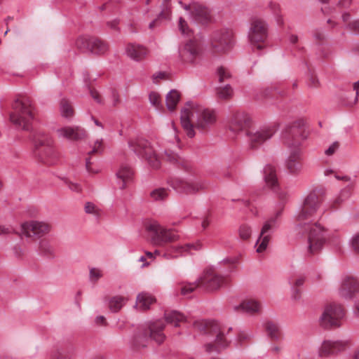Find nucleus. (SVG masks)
Listing matches in <instances>:
<instances>
[{
    "mask_svg": "<svg viewBox=\"0 0 359 359\" xmlns=\"http://www.w3.org/2000/svg\"><path fill=\"white\" fill-rule=\"evenodd\" d=\"M320 204L318 196L315 192L311 193L304 200L302 210L297 217L299 231L308 233L306 257L318 253L325 242L323 228L318 222H312Z\"/></svg>",
    "mask_w": 359,
    "mask_h": 359,
    "instance_id": "nucleus-1",
    "label": "nucleus"
},
{
    "mask_svg": "<svg viewBox=\"0 0 359 359\" xmlns=\"http://www.w3.org/2000/svg\"><path fill=\"white\" fill-rule=\"evenodd\" d=\"M195 118H196L195 127L201 130L205 129L216 121V114L213 110L205 109L193 102H187L181 110L180 121L187 135L190 138L195 136L194 130Z\"/></svg>",
    "mask_w": 359,
    "mask_h": 359,
    "instance_id": "nucleus-2",
    "label": "nucleus"
},
{
    "mask_svg": "<svg viewBox=\"0 0 359 359\" xmlns=\"http://www.w3.org/2000/svg\"><path fill=\"white\" fill-rule=\"evenodd\" d=\"M304 122L303 120L294 122L285 130L282 135L283 143L287 147L292 149L286 161L287 169L292 174L298 173L302 168L299 146L300 144V137L304 131Z\"/></svg>",
    "mask_w": 359,
    "mask_h": 359,
    "instance_id": "nucleus-3",
    "label": "nucleus"
},
{
    "mask_svg": "<svg viewBox=\"0 0 359 359\" xmlns=\"http://www.w3.org/2000/svg\"><path fill=\"white\" fill-rule=\"evenodd\" d=\"M165 327V323L158 320L138 327L130 339V347L134 350L147 348L150 339L158 344H161L165 339L163 332Z\"/></svg>",
    "mask_w": 359,
    "mask_h": 359,
    "instance_id": "nucleus-4",
    "label": "nucleus"
},
{
    "mask_svg": "<svg viewBox=\"0 0 359 359\" xmlns=\"http://www.w3.org/2000/svg\"><path fill=\"white\" fill-rule=\"evenodd\" d=\"M12 109L9 116L11 122L18 128L29 130L34 118L31 100L27 97H17L12 104Z\"/></svg>",
    "mask_w": 359,
    "mask_h": 359,
    "instance_id": "nucleus-5",
    "label": "nucleus"
},
{
    "mask_svg": "<svg viewBox=\"0 0 359 359\" xmlns=\"http://www.w3.org/2000/svg\"><path fill=\"white\" fill-rule=\"evenodd\" d=\"M32 140L34 147V155L40 162L48 165L56 163L59 155L53 147V141L50 136L41 132H36L33 135Z\"/></svg>",
    "mask_w": 359,
    "mask_h": 359,
    "instance_id": "nucleus-6",
    "label": "nucleus"
},
{
    "mask_svg": "<svg viewBox=\"0 0 359 359\" xmlns=\"http://www.w3.org/2000/svg\"><path fill=\"white\" fill-rule=\"evenodd\" d=\"M194 327L199 332L215 336L214 343L206 344L204 346L208 353L219 352L222 348L229 346V342L224 337L219 324L215 320H197L194 323Z\"/></svg>",
    "mask_w": 359,
    "mask_h": 359,
    "instance_id": "nucleus-7",
    "label": "nucleus"
},
{
    "mask_svg": "<svg viewBox=\"0 0 359 359\" xmlns=\"http://www.w3.org/2000/svg\"><path fill=\"white\" fill-rule=\"evenodd\" d=\"M145 228L149 233L150 243L154 246H163L179 238L174 230L165 229L157 222L147 224Z\"/></svg>",
    "mask_w": 359,
    "mask_h": 359,
    "instance_id": "nucleus-8",
    "label": "nucleus"
},
{
    "mask_svg": "<svg viewBox=\"0 0 359 359\" xmlns=\"http://www.w3.org/2000/svg\"><path fill=\"white\" fill-rule=\"evenodd\" d=\"M76 46L83 52H89L96 55H104L109 50L107 41L95 36H80L76 41Z\"/></svg>",
    "mask_w": 359,
    "mask_h": 359,
    "instance_id": "nucleus-9",
    "label": "nucleus"
},
{
    "mask_svg": "<svg viewBox=\"0 0 359 359\" xmlns=\"http://www.w3.org/2000/svg\"><path fill=\"white\" fill-rule=\"evenodd\" d=\"M128 144L131 149L139 156L145 158L151 168L158 169L160 167L161 162L147 140L137 139L135 141L129 142Z\"/></svg>",
    "mask_w": 359,
    "mask_h": 359,
    "instance_id": "nucleus-10",
    "label": "nucleus"
},
{
    "mask_svg": "<svg viewBox=\"0 0 359 359\" xmlns=\"http://www.w3.org/2000/svg\"><path fill=\"white\" fill-rule=\"evenodd\" d=\"M268 36V26L262 19L255 18L251 22L248 32V39L252 46L261 50L263 46L259 43L264 42Z\"/></svg>",
    "mask_w": 359,
    "mask_h": 359,
    "instance_id": "nucleus-11",
    "label": "nucleus"
},
{
    "mask_svg": "<svg viewBox=\"0 0 359 359\" xmlns=\"http://www.w3.org/2000/svg\"><path fill=\"white\" fill-rule=\"evenodd\" d=\"M211 48L215 53H224L233 44V33L231 30L222 29L212 33L210 39Z\"/></svg>",
    "mask_w": 359,
    "mask_h": 359,
    "instance_id": "nucleus-12",
    "label": "nucleus"
},
{
    "mask_svg": "<svg viewBox=\"0 0 359 359\" xmlns=\"http://www.w3.org/2000/svg\"><path fill=\"white\" fill-rule=\"evenodd\" d=\"M276 129L273 126H264L257 129L247 131L249 145L252 149H255L269 140L275 134Z\"/></svg>",
    "mask_w": 359,
    "mask_h": 359,
    "instance_id": "nucleus-13",
    "label": "nucleus"
},
{
    "mask_svg": "<svg viewBox=\"0 0 359 359\" xmlns=\"http://www.w3.org/2000/svg\"><path fill=\"white\" fill-rule=\"evenodd\" d=\"M168 183L177 192L187 195L196 194L207 187L203 181L189 182L180 178L171 179Z\"/></svg>",
    "mask_w": 359,
    "mask_h": 359,
    "instance_id": "nucleus-14",
    "label": "nucleus"
},
{
    "mask_svg": "<svg viewBox=\"0 0 359 359\" xmlns=\"http://www.w3.org/2000/svg\"><path fill=\"white\" fill-rule=\"evenodd\" d=\"M198 279L201 288L208 292L217 290L226 283L225 277L215 273L212 270L205 271Z\"/></svg>",
    "mask_w": 359,
    "mask_h": 359,
    "instance_id": "nucleus-15",
    "label": "nucleus"
},
{
    "mask_svg": "<svg viewBox=\"0 0 359 359\" xmlns=\"http://www.w3.org/2000/svg\"><path fill=\"white\" fill-rule=\"evenodd\" d=\"M22 233L27 237L41 238L50 231V225L43 222L29 221L22 224Z\"/></svg>",
    "mask_w": 359,
    "mask_h": 359,
    "instance_id": "nucleus-16",
    "label": "nucleus"
},
{
    "mask_svg": "<svg viewBox=\"0 0 359 359\" xmlns=\"http://www.w3.org/2000/svg\"><path fill=\"white\" fill-rule=\"evenodd\" d=\"M251 124L250 116L245 111H233L229 121V128L234 133H238L249 127Z\"/></svg>",
    "mask_w": 359,
    "mask_h": 359,
    "instance_id": "nucleus-17",
    "label": "nucleus"
},
{
    "mask_svg": "<svg viewBox=\"0 0 359 359\" xmlns=\"http://www.w3.org/2000/svg\"><path fill=\"white\" fill-rule=\"evenodd\" d=\"M359 294V279L352 276H346L341 280L340 294L346 299H352Z\"/></svg>",
    "mask_w": 359,
    "mask_h": 359,
    "instance_id": "nucleus-18",
    "label": "nucleus"
},
{
    "mask_svg": "<svg viewBox=\"0 0 359 359\" xmlns=\"http://www.w3.org/2000/svg\"><path fill=\"white\" fill-rule=\"evenodd\" d=\"M319 325L324 330H332L337 326V305L335 303L327 304L319 318Z\"/></svg>",
    "mask_w": 359,
    "mask_h": 359,
    "instance_id": "nucleus-19",
    "label": "nucleus"
},
{
    "mask_svg": "<svg viewBox=\"0 0 359 359\" xmlns=\"http://www.w3.org/2000/svg\"><path fill=\"white\" fill-rule=\"evenodd\" d=\"M198 43L194 40H189L184 46L180 48L179 55L183 62L194 63L199 55Z\"/></svg>",
    "mask_w": 359,
    "mask_h": 359,
    "instance_id": "nucleus-20",
    "label": "nucleus"
},
{
    "mask_svg": "<svg viewBox=\"0 0 359 359\" xmlns=\"http://www.w3.org/2000/svg\"><path fill=\"white\" fill-rule=\"evenodd\" d=\"M264 175L266 184L278 195L280 199L283 200L286 195L283 191H279L275 167L271 164L266 165L264 168Z\"/></svg>",
    "mask_w": 359,
    "mask_h": 359,
    "instance_id": "nucleus-21",
    "label": "nucleus"
},
{
    "mask_svg": "<svg viewBox=\"0 0 359 359\" xmlns=\"http://www.w3.org/2000/svg\"><path fill=\"white\" fill-rule=\"evenodd\" d=\"M191 17L198 24L205 25L211 20L210 11L206 6L196 2L194 3V14Z\"/></svg>",
    "mask_w": 359,
    "mask_h": 359,
    "instance_id": "nucleus-22",
    "label": "nucleus"
},
{
    "mask_svg": "<svg viewBox=\"0 0 359 359\" xmlns=\"http://www.w3.org/2000/svg\"><path fill=\"white\" fill-rule=\"evenodd\" d=\"M163 158L167 162L176 165L179 168H182L186 171H189L192 168V165L189 161L181 158L172 151H165Z\"/></svg>",
    "mask_w": 359,
    "mask_h": 359,
    "instance_id": "nucleus-23",
    "label": "nucleus"
},
{
    "mask_svg": "<svg viewBox=\"0 0 359 359\" xmlns=\"http://www.w3.org/2000/svg\"><path fill=\"white\" fill-rule=\"evenodd\" d=\"M60 136L71 140H79L86 136V132L84 129L79 127H65L57 130Z\"/></svg>",
    "mask_w": 359,
    "mask_h": 359,
    "instance_id": "nucleus-24",
    "label": "nucleus"
},
{
    "mask_svg": "<svg viewBox=\"0 0 359 359\" xmlns=\"http://www.w3.org/2000/svg\"><path fill=\"white\" fill-rule=\"evenodd\" d=\"M126 53L131 59L140 61L146 56L147 51L142 46L130 43L126 47Z\"/></svg>",
    "mask_w": 359,
    "mask_h": 359,
    "instance_id": "nucleus-25",
    "label": "nucleus"
},
{
    "mask_svg": "<svg viewBox=\"0 0 359 359\" xmlns=\"http://www.w3.org/2000/svg\"><path fill=\"white\" fill-rule=\"evenodd\" d=\"M133 172L128 165H122L119 170L116 172L117 178L120 180L119 188L123 189L126 187V184L130 181Z\"/></svg>",
    "mask_w": 359,
    "mask_h": 359,
    "instance_id": "nucleus-26",
    "label": "nucleus"
},
{
    "mask_svg": "<svg viewBox=\"0 0 359 359\" xmlns=\"http://www.w3.org/2000/svg\"><path fill=\"white\" fill-rule=\"evenodd\" d=\"M156 302L155 297L148 292H141L137 297L136 304L140 310L145 311Z\"/></svg>",
    "mask_w": 359,
    "mask_h": 359,
    "instance_id": "nucleus-27",
    "label": "nucleus"
},
{
    "mask_svg": "<svg viewBox=\"0 0 359 359\" xmlns=\"http://www.w3.org/2000/svg\"><path fill=\"white\" fill-rule=\"evenodd\" d=\"M164 318L167 323L178 327L179 323L185 320V316L180 312L175 310L165 311Z\"/></svg>",
    "mask_w": 359,
    "mask_h": 359,
    "instance_id": "nucleus-28",
    "label": "nucleus"
},
{
    "mask_svg": "<svg viewBox=\"0 0 359 359\" xmlns=\"http://www.w3.org/2000/svg\"><path fill=\"white\" fill-rule=\"evenodd\" d=\"M336 348L337 341L325 340L319 349V356L322 358L329 357L334 353Z\"/></svg>",
    "mask_w": 359,
    "mask_h": 359,
    "instance_id": "nucleus-29",
    "label": "nucleus"
},
{
    "mask_svg": "<svg viewBox=\"0 0 359 359\" xmlns=\"http://www.w3.org/2000/svg\"><path fill=\"white\" fill-rule=\"evenodd\" d=\"M180 93L177 90H171L166 95L165 102L167 108L173 111L180 101Z\"/></svg>",
    "mask_w": 359,
    "mask_h": 359,
    "instance_id": "nucleus-30",
    "label": "nucleus"
},
{
    "mask_svg": "<svg viewBox=\"0 0 359 359\" xmlns=\"http://www.w3.org/2000/svg\"><path fill=\"white\" fill-rule=\"evenodd\" d=\"M264 327L269 337L272 340L277 341L280 338V331L276 323L271 321H268L264 324Z\"/></svg>",
    "mask_w": 359,
    "mask_h": 359,
    "instance_id": "nucleus-31",
    "label": "nucleus"
},
{
    "mask_svg": "<svg viewBox=\"0 0 359 359\" xmlns=\"http://www.w3.org/2000/svg\"><path fill=\"white\" fill-rule=\"evenodd\" d=\"M343 180L347 182V184L344 188L341 189L340 191L339 196H338V200L340 198L341 200L346 199L350 197L352 190H353V183L351 182L350 178L347 176L340 177L338 175V181Z\"/></svg>",
    "mask_w": 359,
    "mask_h": 359,
    "instance_id": "nucleus-32",
    "label": "nucleus"
},
{
    "mask_svg": "<svg viewBox=\"0 0 359 359\" xmlns=\"http://www.w3.org/2000/svg\"><path fill=\"white\" fill-rule=\"evenodd\" d=\"M239 308L242 309L247 313L252 314L259 311L260 306L259 304L255 300H248L242 302L240 304ZM235 309H238V307H236Z\"/></svg>",
    "mask_w": 359,
    "mask_h": 359,
    "instance_id": "nucleus-33",
    "label": "nucleus"
},
{
    "mask_svg": "<svg viewBox=\"0 0 359 359\" xmlns=\"http://www.w3.org/2000/svg\"><path fill=\"white\" fill-rule=\"evenodd\" d=\"M216 95L217 98L220 100H229L233 95V90L231 86L229 84L216 88Z\"/></svg>",
    "mask_w": 359,
    "mask_h": 359,
    "instance_id": "nucleus-34",
    "label": "nucleus"
},
{
    "mask_svg": "<svg viewBox=\"0 0 359 359\" xmlns=\"http://www.w3.org/2000/svg\"><path fill=\"white\" fill-rule=\"evenodd\" d=\"M125 298L121 296L111 297L109 302V308L112 312H118L125 304Z\"/></svg>",
    "mask_w": 359,
    "mask_h": 359,
    "instance_id": "nucleus-35",
    "label": "nucleus"
},
{
    "mask_svg": "<svg viewBox=\"0 0 359 359\" xmlns=\"http://www.w3.org/2000/svg\"><path fill=\"white\" fill-rule=\"evenodd\" d=\"M61 114L65 118H72L74 116V109L69 100L62 99L60 103Z\"/></svg>",
    "mask_w": 359,
    "mask_h": 359,
    "instance_id": "nucleus-36",
    "label": "nucleus"
},
{
    "mask_svg": "<svg viewBox=\"0 0 359 359\" xmlns=\"http://www.w3.org/2000/svg\"><path fill=\"white\" fill-rule=\"evenodd\" d=\"M342 20L352 32L359 34V20L351 21V15L347 13L343 14Z\"/></svg>",
    "mask_w": 359,
    "mask_h": 359,
    "instance_id": "nucleus-37",
    "label": "nucleus"
},
{
    "mask_svg": "<svg viewBox=\"0 0 359 359\" xmlns=\"http://www.w3.org/2000/svg\"><path fill=\"white\" fill-rule=\"evenodd\" d=\"M182 284L181 294L182 295H187L194 292L197 288H201L198 279L193 283H182Z\"/></svg>",
    "mask_w": 359,
    "mask_h": 359,
    "instance_id": "nucleus-38",
    "label": "nucleus"
},
{
    "mask_svg": "<svg viewBox=\"0 0 359 359\" xmlns=\"http://www.w3.org/2000/svg\"><path fill=\"white\" fill-rule=\"evenodd\" d=\"M150 196L154 201H163L168 197V193L165 188H158L153 190Z\"/></svg>",
    "mask_w": 359,
    "mask_h": 359,
    "instance_id": "nucleus-39",
    "label": "nucleus"
},
{
    "mask_svg": "<svg viewBox=\"0 0 359 359\" xmlns=\"http://www.w3.org/2000/svg\"><path fill=\"white\" fill-rule=\"evenodd\" d=\"M39 251L44 255L50 256L53 254V249L46 240H41L39 242Z\"/></svg>",
    "mask_w": 359,
    "mask_h": 359,
    "instance_id": "nucleus-40",
    "label": "nucleus"
},
{
    "mask_svg": "<svg viewBox=\"0 0 359 359\" xmlns=\"http://www.w3.org/2000/svg\"><path fill=\"white\" fill-rule=\"evenodd\" d=\"M217 75L218 76V81L219 83H223L231 77V74L230 72L222 66L217 68Z\"/></svg>",
    "mask_w": 359,
    "mask_h": 359,
    "instance_id": "nucleus-41",
    "label": "nucleus"
},
{
    "mask_svg": "<svg viewBox=\"0 0 359 359\" xmlns=\"http://www.w3.org/2000/svg\"><path fill=\"white\" fill-rule=\"evenodd\" d=\"M170 0H163V2L161 5V11L159 13V17H162L164 19L169 18L171 11L170 7Z\"/></svg>",
    "mask_w": 359,
    "mask_h": 359,
    "instance_id": "nucleus-42",
    "label": "nucleus"
},
{
    "mask_svg": "<svg viewBox=\"0 0 359 359\" xmlns=\"http://www.w3.org/2000/svg\"><path fill=\"white\" fill-rule=\"evenodd\" d=\"M270 238H271V237L269 235L264 234L262 237L259 236V240L257 242V244L259 242V241H261V242L257 249V252H259V253L262 252L263 251H264L266 249L267 245L269 243Z\"/></svg>",
    "mask_w": 359,
    "mask_h": 359,
    "instance_id": "nucleus-43",
    "label": "nucleus"
},
{
    "mask_svg": "<svg viewBox=\"0 0 359 359\" xmlns=\"http://www.w3.org/2000/svg\"><path fill=\"white\" fill-rule=\"evenodd\" d=\"M336 151H337V142H334L331 144V146L325 151V154L327 156V158H325V159L323 160V161H322L323 165H327L330 164V161L329 159V157L330 156L333 155Z\"/></svg>",
    "mask_w": 359,
    "mask_h": 359,
    "instance_id": "nucleus-44",
    "label": "nucleus"
},
{
    "mask_svg": "<svg viewBox=\"0 0 359 359\" xmlns=\"http://www.w3.org/2000/svg\"><path fill=\"white\" fill-rule=\"evenodd\" d=\"M350 245L353 252L356 255H359V232L352 236L350 241Z\"/></svg>",
    "mask_w": 359,
    "mask_h": 359,
    "instance_id": "nucleus-45",
    "label": "nucleus"
},
{
    "mask_svg": "<svg viewBox=\"0 0 359 359\" xmlns=\"http://www.w3.org/2000/svg\"><path fill=\"white\" fill-rule=\"evenodd\" d=\"M110 100L113 107H117L121 103V99L119 93L115 88L110 89Z\"/></svg>",
    "mask_w": 359,
    "mask_h": 359,
    "instance_id": "nucleus-46",
    "label": "nucleus"
},
{
    "mask_svg": "<svg viewBox=\"0 0 359 359\" xmlns=\"http://www.w3.org/2000/svg\"><path fill=\"white\" fill-rule=\"evenodd\" d=\"M149 99L150 103L156 109H159L160 107H161V97L158 93L151 92L149 95Z\"/></svg>",
    "mask_w": 359,
    "mask_h": 359,
    "instance_id": "nucleus-47",
    "label": "nucleus"
},
{
    "mask_svg": "<svg viewBox=\"0 0 359 359\" xmlns=\"http://www.w3.org/2000/svg\"><path fill=\"white\" fill-rule=\"evenodd\" d=\"M276 222V217H273L266 221L262 229L260 237L266 234L270 229H271L272 227L275 225Z\"/></svg>",
    "mask_w": 359,
    "mask_h": 359,
    "instance_id": "nucleus-48",
    "label": "nucleus"
},
{
    "mask_svg": "<svg viewBox=\"0 0 359 359\" xmlns=\"http://www.w3.org/2000/svg\"><path fill=\"white\" fill-rule=\"evenodd\" d=\"M251 229L247 225H242L239 228V236L243 240L248 239L251 236Z\"/></svg>",
    "mask_w": 359,
    "mask_h": 359,
    "instance_id": "nucleus-49",
    "label": "nucleus"
},
{
    "mask_svg": "<svg viewBox=\"0 0 359 359\" xmlns=\"http://www.w3.org/2000/svg\"><path fill=\"white\" fill-rule=\"evenodd\" d=\"M84 209L85 212L87 214H93L95 215H99V209L96 207V205L94 203L91 202H87L85 204Z\"/></svg>",
    "mask_w": 359,
    "mask_h": 359,
    "instance_id": "nucleus-50",
    "label": "nucleus"
},
{
    "mask_svg": "<svg viewBox=\"0 0 359 359\" xmlns=\"http://www.w3.org/2000/svg\"><path fill=\"white\" fill-rule=\"evenodd\" d=\"M103 146L102 143V140H97L94 143V146L93 149L89 151L88 155L92 156L95 154H101L103 151Z\"/></svg>",
    "mask_w": 359,
    "mask_h": 359,
    "instance_id": "nucleus-51",
    "label": "nucleus"
},
{
    "mask_svg": "<svg viewBox=\"0 0 359 359\" xmlns=\"http://www.w3.org/2000/svg\"><path fill=\"white\" fill-rule=\"evenodd\" d=\"M323 165L325 166V168L323 170V175L325 177H327L329 178H331V177L337 178V170L334 168H330L329 164L327 165Z\"/></svg>",
    "mask_w": 359,
    "mask_h": 359,
    "instance_id": "nucleus-52",
    "label": "nucleus"
},
{
    "mask_svg": "<svg viewBox=\"0 0 359 359\" xmlns=\"http://www.w3.org/2000/svg\"><path fill=\"white\" fill-rule=\"evenodd\" d=\"M353 89L355 91V95L353 98L352 102L346 103V104L348 105H355L358 102V96H359V80L354 83L353 84Z\"/></svg>",
    "mask_w": 359,
    "mask_h": 359,
    "instance_id": "nucleus-53",
    "label": "nucleus"
},
{
    "mask_svg": "<svg viewBox=\"0 0 359 359\" xmlns=\"http://www.w3.org/2000/svg\"><path fill=\"white\" fill-rule=\"evenodd\" d=\"M352 100L353 99L350 100L346 95H341L340 96V97H339V105L341 107H345V108H347V109L352 108L355 105H348V104H346V103L352 102Z\"/></svg>",
    "mask_w": 359,
    "mask_h": 359,
    "instance_id": "nucleus-54",
    "label": "nucleus"
},
{
    "mask_svg": "<svg viewBox=\"0 0 359 359\" xmlns=\"http://www.w3.org/2000/svg\"><path fill=\"white\" fill-rule=\"evenodd\" d=\"M350 345L351 342L348 339L338 340V351L346 350Z\"/></svg>",
    "mask_w": 359,
    "mask_h": 359,
    "instance_id": "nucleus-55",
    "label": "nucleus"
},
{
    "mask_svg": "<svg viewBox=\"0 0 359 359\" xmlns=\"http://www.w3.org/2000/svg\"><path fill=\"white\" fill-rule=\"evenodd\" d=\"M65 183L67 185V187H69V189H70L71 190H72L74 191L80 192L81 191V187L80 184H79L77 183H73L69 181H66Z\"/></svg>",
    "mask_w": 359,
    "mask_h": 359,
    "instance_id": "nucleus-56",
    "label": "nucleus"
},
{
    "mask_svg": "<svg viewBox=\"0 0 359 359\" xmlns=\"http://www.w3.org/2000/svg\"><path fill=\"white\" fill-rule=\"evenodd\" d=\"M305 279H306L305 276H299L293 282H291V284L292 285V286L296 287H300L305 282Z\"/></svg>",
    "mask_w": 359,
    "mask_h": 359,
    "instance_id": "nucleus-57",
    "label": "nucleus"
},
{
    "mask_svg": "<svg viewBox=\"0 0 359 359\" xmlns=\"http://www.w3.org/2000/svg\"><path fill=\"white\" fill-rule=\"evenodd\" d=\"M101 273H100V271L99 270H97L96 269H91L90 270V278L91 279H93L95 278V280H97V279H99L100 277H101Z\"/></svg>",
    "mask_w": 359,
    "mask_h": 359,
    "instance_id": "nucleus-58",
    "label": "nucleus"
},
{
    "mask_svg": "<svg viewBox=\"0 0 359 359\" xmlns=\"http://www.w3.org/2000/svg\"><path fill=\"white\" fill-rule=\"evenodd\" d=\"M179 27L182 34H186V29L187 27V23L184 19L180 18L179 20Z\"/></svg>",
    "mask_w": 359,
    "mask_h": 359,
    "instance_id": "nucleus-59",
    "label": "nucleus"
},
{
    "mask_svg": "<svg viewBox=\"0 0 359 359\" xmlns=\"http://www.w3.org/2000/svg\"><path fill=\"white\" fill-rule=\"evenodd\" d=\"M118 20H114L109 22H107V25L108 27H109L111 29L118 31Z\"/></svg>",
    "mask_w": 359,
    "mask_h": 359,
    "instance_id": "nucleus-60",
    "label": "nucleus"
},
{
    "mask_svg": "<svg viewBox=\"0 0 359 359\" xmlns=\"http://www.w3.org/2000/svg\"><path fill=\"white\" fill-rule=\"evenodd\" d=\"M292 299L294 300L299 299L301 296V291L299 289H297V287H294V286H292Z\"/></svg>",
    "mask_w": 359,
    "mask_h": 359,
    "instance_id": "nucleus-61",
    "label": "nucleus"
},
{
    "mask_svg": "<svg viewBox=\"0 0 359 359\" xmlns=\"http://www.w3.org/2000/svg\"><path fill=\"white\" fill-rule=\"evenodd\" d=\"M160 18H163L162 17L158 16L157 18L154 19L153 21H151L149 25V28L150 29H154L156 27L159 26L160 25Z\"/></svg>",
    "mask_w": 359,
    "mask_h": 359,
    "instance_id": "nucleus-62",
    "label": "nucleus"
},
{
    "mask_svg": "<svg viewBox=\"0 0 359 359\" xmlns=\"http://www.w3.org/2000/svg\"><path fill=\"white\" fill-rule=\"evenodd\" d=\"M51 359H74L73 357L67 355L63 353L58 352L57 354L53 356Z\"/></svg>",
    "mask_w": 359,
    "mask_h": 359,
    "instance_id": "nucleus-63",
    "label": "nucleus"
},
{
    "mask_svg": "<svg viewBox=\"0 0 359 359\" xmlns=\"http://www.w3.org/2000/svg\"><path fill=\"white\" fill-rule=\"evenodd\" d=\"M318 83V79L314 76L311 75L309 78V86L311 87H317Z\"/></svg>",
    "mask_w": 359,
    "mask_h": 359,
    "instance_id": "nucleus-64",
    "label": "nucleus"
}]
</instances>
